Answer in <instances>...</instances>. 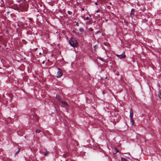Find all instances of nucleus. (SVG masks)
Listing matches in <instances>:
<instances>
[{
  "label": "nucleus",
  "mask_w": 161,
  "mask_h": 161,
  "mask_svg": "<svg viewBox=\"0 0 161 161\" xmlns=\"http://www.w3.org/2000/svg\"><path fill=\"white\" fill-rule=\"evenodd\" d=\"M39 55H40V54H41V53H39Z\"/></svg>",
  "instance_id": "nucleus-25"
},
{
  "label": "nucleus",
  "mask_w": 161,
  "mask_h": 161,
  "mask_svg": "<svg viewBox=\"0 0 161 161\" xmlns=\"http://www.w3.org/2000/svg\"><path fill=\"white\" fill-rule=\"evenodd\" d=\"M134 11V9H131V12L130 13V15H131L132 14V12H133Z\"/></svg>",
  "instance_id": "nucleus-14"
},
{
  "label": "nucleus",
  "mask_w": 161,
  "mask_h": 161,
  "mask_svg": "<svg viewBox=\"0 0 161 161\" xmlns=\"http://www.w3.org/2000/svg\"><path fill=\"white\" fill-rule=\"evenodd\" d=\"M90 30H92V29H90Z\"/></svg>",
  "instance_id": "nucleus-27"
},
{
  "label": "nucleus",
  "mask_w": 161,
  "mask_h": 161,
  "mask_svg": "<svg viewBox=\"0 0 161 161\" xmlns=\"http://www.w3.org/2000/svg\"><path fill=\"white\" fill-rule=\"evenodd\" d=\"M118 152V149L117 148H115L114 149V154H116Z\"/></svg>",
  "instance_id": "nucleus-8"
},
{
  "label": "nucleus",
  "mask_w": 161,
  "mask_h": 161,
  "mask_svg": "<svg viewBox=\"0 0 161 161\" xmlns=\"http://www.w3.org/2000/svg\"><path fill=\"white\" fill-rule=\"evenodd\" d=\"M130 118H133V113L132 110L131 109H130Z\"/></svg>",
  "instance_id": "nucleus-4"
},
{
  "label": "nucleus",
  "mask_w": 161,
  "mask_h": 161,
  "mask_svg": "<svg viewBox=\"0 0 161 161\" xmlns=\"http://www.w3.org/2000/svg\"><path fill=\"white\" fill-rule=\"evenodd\" d=\"M99 59L100 60H102V61H104V60H103V58H99Z\"/></svg>",
  "instance_id": "nucleus-18"
},
{
  "label": "nucleus",
  "mask_w": 161,
  "mask_h": 161,
  "mask_svg": "<svg viewBox=\"0 0 161 161\" xmlns=\"http://www.w3.org/2000/svg\"><path fill=\"white\" fill-rule=\"evenodd\" d=\"M95 5H97V3H95Z\"/></svg>",
  "instance_id": "nucleus-23"
},
{
  "label": "nucleus",
  "mask_w": 161,
  "mask_h": 161,
  "mask_svg": "<svg viewBox=\"0 0 161 161\" xmlns=\"http://www.w3.org/2000/svg\"><path fill=\"white\" fill-rule=\"evenodd\" d=\"M41 131V130L39 129H36V132L39 133Z\"/></svg>",
  "instance_id": "nucleus-12"
},
{
  "label": "nucleus",
  "mask_w": 161,
  "mask_h": 161,
  "mask_svg": "<svg viewBox=\"0 0 161 161\" xmlns=\"http://www.w3.org/2000/svg\"><path fill=\"white\" fill-rule=\"evenodd\" d=\"M81 17L84 20H86V19H85V18H84V16H83V15H81Z\"/></svg>",
  "instance_id": "nucleus-17"
},
{
  "label": "nucleus",
  "mask_w": 161,
  "mask_h": 161,
  "mask_svg": "<svg viewBox=\"0 0 161 161\" xmlns=\"http://www.w3.org/2000/svg\"><path fill=\"white\" fill-rule=\"evenodd\" d=\"M56 98L60 102L61 101L60 100V98L59 96V95H57L56 96Z\"/></svg>",
  "instance_id": "nucleus-9"
},
{
  "label": "nucleus",
  "mask_w": 161,
  "mask_h": 161,
  "mask_svg": "<svg viewBox=\"0 0 161 161\" xmlns=\"http://www.w3.org/2000/svg\"><path fill=\"white\" fill-rule=\"evenodd\" d=\"M90 30H92V29H90Z\"/></svg>",
  "instance_id": "nucleus-28"
},
{
  "label": "nucleus",
  "mask_w": 161,
  "mask_h": 161,
  "mask_svg": "<svg viewBox=\"0 0 161 161\" xmlns=\"http://www.w3.org/2000/svg\"><path fill=\"white\" fill-rule=\"evenodd\" d=\"M96 47V46H94V48L95 49Z\"/></svg>",
  "instance_id": "nucleus-24"
},
{
  "label": "nucleus",
  "mask_w": 161,
  "mask_h": 161,
  "mask_svg": "<svg viewBox=\"0 0 161 161\" xmlns=\"http://www.w3.org/2000/svg\"><path fill=\"white\" fill-rule=\"evenodd\" d=\"M69 43L70 45L74 47H76L78 46V43L77 41L73 38H71L70 39Z\"/></svg>",
  "instance_id": "nucleus-1"
},
{
  "label": "nucleus",
  "mask_w": 161,
  "mask_h": 161,
  "mask_svg": "<svg viewBox=\"0 0 161 161\" xmlns=\"http://www.w3.org/2000/svg\"><path fill=\"white\" fill-rule=\"evenodd\" d=\"M90 30H92V29H90Z\"/></svg>",
  "instance_id": "nucleus-26"
},
{
  "label": "nucleus",
  "mask_w": 161,
  "mask_h": 161,
  "mask_svg": "<svg viewBox=\"0 0 161 161\" xmlns=\"http://www.w3.org/2000/svg\"><path fill=\"white\" fill-rule=\"evenodd\" d=\"M61 103H62V106L63 107H65L66 106H67V105L66 103L64 101H60Z\"/></svg>",
  "instance_id": "nucleus-5"
},
{
  "label": "nucleus",
  "mask_w": 161,
  "mask_h": 161,
  "mask_svg": "<svg viewBox=\"0 0 161 161\" xmlns=\"http://www.w3.org/2000/svg\"><path fill=\"white\" fill-rule=\"evenodd\" d=\"M48 153V152L47 151H46L45 152L43 153L44 155L45 156H47V154Z\"/></svg>",
  "instance_id": "nucleus-11"
},
{
  "label": "nucleus",
  "mask_w": 161,
  "mask_h": 161,
  "mask_svg": "<svg viewBox=\"0 0 161 161\" xmlns=\"http://www.w3.org/2000/svg\"><path fill=\"white\" fill-rule=\"evenodd\" d=\"M130 122L132 125H134V122L133 120V118H130Z\"/></svg>",
  "instance_id": "nucleus-6"
},
{
  "label": "nucleus",
  "mask_w": 161,
  "mask_h": 161,
  "mask_svg": "<svg viewBox=\"0 0 161 161\" xmlns=\"http://www.w3.org/2000/svg\"><path fill=\"white\" fill-rule=\"evenodd\" d=\"M77 25H78V24H76Z\"/></svg>",
  "instance_id": "nucleus-29"
},
{
  "label": "nucleus",
  "mask_w": 161,
  "mask_h": 161,
  "mask_svg": "<svg viewBox=\"0 0 161 161\" xmlns=\"http://www.w3.org/2000/svg\"><path fill=\"white\" fill-rule=\"evenodd\" d=\"M100 32V31H97V32H96V34H97L99 33Z\"/></svg>",
  "instance_id": "nucleus-19"
},
{
  "label": "nucleus",
  "mask_w": 161,
  "mask_h": 161,
  "mask_svg": "<svg viewBox=\"0 0 161 161\" xmlns=\"http://www.w3.org/2000/svg\"><path fill=\"white\" fill-rule=\"evenodd\" d=\"M86 19L87 20H88L89 19V18L88 17H86Z\"/></svg>",
  "instance_id": "nucleus-20"
},
{
  "label": "nucleus",
  "mask_w": 161,
  "mask_h": 161,
  "mask_svg": "<svg viewBox=\"0 0 161 161\" xmlns=\"http://www.w3.org/2000/svg\"><path fill=\"white\" fill-rule=\"evenodd\" d=\"M79 31L81 34L83 33L84 31V29L82 28H80L79 29Z\"/></svg>",
  "instance_id": "nucleus-7"
},
{
  "label": "nucleus",
  "mask_w": 161,
  "mask_h": 161,
  "mask_svg": "<svg viewBox=\"0 0 161 161\" xmlns=\"http://www.w3.org/2000/svg\"><path fill=\"white\" fill-rule=\"evenodd\" d=\"M58 70L57 72V75L56 76V77L57 78H59L62 76V75H63V73L60 69L58 68Z\"/></svg>",
  "instance_id": "nucleus-2"
},
{
  "label": "nucleus",
  "mask_w": 161,
  "mask_h": 161,
  "mask_svg": "<svg viewBox=\"0 0 161 161\" xmlns=\"http://www.w3.org/2000/svg\"><path fill=\"white\" fill-rule=\"evenodd\" d=\"M99 10L98 9V10H97L96 11V12L97 13H98V12H99Z\"/></svg>",
  "instance_id": "nucleus-21"
},
{
  "label": "nucleus",
  "mask_w": 161,
  "mask_h": 161,
  "mask_svg": "<svg viewBox=\"0 0 161 161\" xmlns=\"http://www.w3.org/2000/svg\"><path fill=\"white\" fill-rule=\"evenodd\" d=\"M68 13L69 14H72V12L69 11H68Z\"/></svg>",
  "instance_id": "nucleus-15"
},
{
  "label": "nucleus",
  "mask_w": 161,
  "mask_h": 161,
  "mask_svg": "<svg viewBox=\"0 0 161 161\" xmlns=\"http://www.w3.org/2000/svg\"><path fill=\"white\" fill-rule=\"evenodd\" d=\"M116 56L119 58H125L126 56L125 55V54L124 52H123V53L122 54L120 55L116 54Z\"/></svg>",
  "instance_id": "nucleus-3"
},
{
  "label": "nucleus",
  "mask_w": 161,
  "mask_h": 161,
  "mask_svg": "<svg viewBox=\"0 0 161 161\" xmlns=\"http://www.w3.org/2000/svg\"><path fill=\"white\" fill-rule=\"evenodd\" d=\"M81 10H82V11H83V10H84V8H81Z\"/></svg>",
  "instance_id": "nucleus-22"
},
{
  "label": "nucleus",
  "mask_w": 161,
  "mask_h": 161,
  "mask_svg": "<svg viewBox=\"0 0 161 161\" xmlns=\"http://www.w3.org/2000/svg\"><path fill=\"white\" fill-rule=\"evenodd\" d=\"M20 150V148H19L18 151L16 153H15V155L17 154H18V153L19 152Z\"/></svg>",
  "instance_id": "nucleus-16"
},
{
  "label": "nucleus",
  "mask_w": 161,
  "mask_h": 161,
  "mask_svg": "<svg viewBox=\"0 0 161 161\" xmlns=\"http://www.w3.org/2000/svg\"><path fill=\"white\" fill-rule=\"evenodd\" d=\"M158 96H159V97L160 98H161V92H159L158 93Z\"/></svg>",
  "instance_id": "nucleus-13"
},
{
  "label": "nucleus",
  "mask_w": 161,
  "mask_h": 161,
  "mask_svg": "<svg viewBox=\"0 0 161 161\" xmlns=\"http://www.w3.org/2000/svg\"><path fill=\"white\" fill-rule=\"evenodd\" d=\"M121 161H127L126 159L123 158H121Z\"/></svg>",
  "instance_id": "nucleus-10"
}]
</instances>
